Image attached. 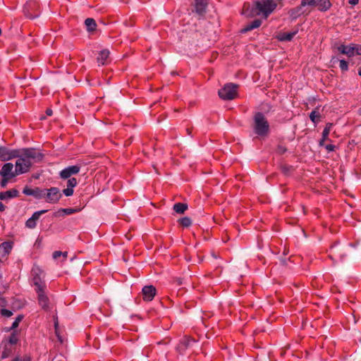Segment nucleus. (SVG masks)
I'll list each match as a JSON object with an SVG mask.
<instances>
[{"label":"nucleus","instance_id":"obj_35","mask_svg":"<svg viewBox=\"0 0 361 361\" xmlns=\"http://www.w3.org/2000/svg\"><path fill=\"white\" fill-rule=\"evenodd\" d=\"M339 66L343 71H346L348 69V63L345 60H340Z\"/></svg>","mask_w":361,"mask_h":361},{"label":"nucleus","instance_id":"obj_7","mask_svg":"<svg viewBox=\"0 0 361 361\" xmlns=\"http://www.w3.org/2000/svg\"><path fill=\"white\" fill-rule=\"evenodd\" d=\"M20 155L25 159H28L33 162L39 161L43 158V154L35 149L33 148H25L20 150Z\"/></svg>","mask_w":361,"mask_h":361},{"label":"nucleus","instance_id":"obj_8","mask_svg":"<svg viewBox=\"0 0 361 361\" xmlns=\"http://www.w3.org/2000/svg\"><path fill=\"white\" fill-rule=\"evenodd\" d=\"M62 195L60 190L56 187H51L46 189L45 200L46 202L51 204H55L61 199Z\"/></svg>","mask_w":361,"mask_h":361},{"label":"nucleus","instance_id":"obj_26","mask_svg":"<svg viewBox=\"0 0 361 361\" xmlns=\"http://www.w3.org/2000/svg\"><path fill=\"white\" fill-rule=\"evenodd\" d=\"M316 0H302L300 6H298L296 8L298 11H301L302 8L306 6H316Z\"/></svg>","mask_w":361,"mask_h":361},{"label":"nucleus","instance_id":"obj_9","mask_svg":"<svg viewBox=\"0 0 361 361\" xmlns=\"http://www.w3.org/2000/svg\"><path fill=\"white\" fill-rule=\"evenodd\" d=\"M20 149H9L0 147V160L5 161L20 157Z\"/></svg>","mask_w":361,"mask_h":361},{"label":"nucleus","instance_id":"obj_50","mask_svg":"<svg viewBox=\"0 0 361 361\" xmlns=\"http://www.w3.org/2000/svg\"><path fill=\"white\" fill-rule=\"evenodd\" d=\"M186 132H187L188 135H191L192 128H186Z\"/></svg>","mask_w":361,"mask_h":361},{"label":"nucleus","instance_id":"obj_32","mask_svg":"<svg viewBox=\"0 0 361 361\" xmlns=\"http://www.w3.org/2000/svg\"><path fill=\"white\" fill-rule=\"evenodd\" d=\"M180 224L183 227H189L192 224V221L190 218L188 216H185L182 219H179Z\"/></svg>","mask_w":361,"mask_h":361},{"label":"nucleus","instance_id":"obj_16","mask_svg":"<svg viewBox=\"0 0 361 361\" xmlns=\"http://www.w3.org/2000/svg\"><path fill=\"white\" fill-rule=\"evenodd\" d=\"M195 340L189 336H185L180 342L177 347V350L183 353L187 348L191 347L195 343Z\"/></svg>","mask_w":361,"mask_h":361},{"label":"nucleus","instance_id":"obj_13","mask_svg":"<svg viewBox=\"0 0 361 361\" xmlns=\"http://www.w3.org/2000/svg\"><path fill=\"white\" fill-rule=\"evenodd\" d=\"M13 247L11 242H4L0 244V262H4L7 259V256L11 252Z\"/></svg>","mask_w":361,"mask_h":361},{"label":"nucleus","instance_id":"obj_19","mask_svg":"<svg viewBox=\"0 0 361 361\" xmlns=\"http://www.w3.org/2000/svg\"><path fill=\"white\" fill-rule=\"evenodd\" d=\"M297 32L298 30L290 32L279 33L277 36V39L281 42H290L293 39V38L297 34Z\"/></svg>","mask_w":361,"mask_h":361},{"label":"nucleus","instance_id":"obj_39","mask_svg":"<svg viewBox=\"0 0 361 361\" xmlns=\"http://www.w3.org/2000/svg\"><path fill=\"white\" fill-rule=\"evenodd\" d=\"M22 317L20 316L18 317L16 320L13 322L11 329H15L19 325L20 322L21 321Z\"/></svg>","mask_w":361,"mask_h":361},{"label":"nucleus","instance_id":"obj_23","mask_svg":"<svg viewBox=\"0 0 361 361\" xmlns=\"http://www.w3.org/2000/svg\"><path fill=\"white\" fill-rule=\"evenodd\" d=\"M332 127V123H327L326 127L324 128L322 132V138L319 141V145H323L325 140H328L329 133L331 131V128Z\"/></svg>","mask_w":361,"mask_h":361},{"label":"nucleus","instance_id":"obj_33","mask_svg":"<svg viewBox=\"0 0 361 361\" xmlns=\"http://www.w3.org/2000/svg\"><path fill=\"white\" fill-rule=\"evenodd\" d=\"M61 256H62L63 257V259H66L68 256V252H67L55 251L53 253V258L54 259L59 258Z\"/></svg>","mask_w":361,"mask_h":361},{"label":"nucleus","instance_id":"obj_1","mask_svg":"<svg viewBox=\"0 0 361 361\" xmlns=\"http://www.w3.org/2000/svg\"><path fill=\"white\" fill-rule=\"evenodd\" d=\"M277 4L274 0H256L250 6L245 3L242 9V14L247 18L262 15L267 18L276 8Z\"/></svg>","mask_w":361,"mask_h":361},{"label":"nucleus","instance_id":"obj_17","mask_svg":"<svg viewBox=\"0 0 361 361\" xmlns=\"http://www.w3.org/2000/svg\"><path fill=\"white\" fill-rule=\"evenodd\" d=\"M19 195V191L16 189H11L5 192H0V200H6L14 197H18Z\"/></svg>","mask_w":361,"mask_h":361},{"label":"nucleus","instance_id":"obj_42","mask_svg":"<svg viewBox=\"0 0 361 361\" xmlns=\"http://www.w3.org/2000/svg\"><path fill=\"white\" fill-rule=\"evenodd\" d=\"M1 314H2L3 316L6 317H11V316L13 314V313H12V312H11V311H10V310H6V309H2V310H1Z\"/></svg>","mask_w":361,"mask_h":361},{"label":"nucleus","instance_id":"obj_15","mask_svg":"<svg viewBox=\"0 0 361 361\" xmlns=\"http://www.w3.org/2000/svg\"><path fill=\"white\" fill-rule=\"evenodd\" d=\"M47 212V210H40L35 212L32 215V216L26 221L25 226L30 229L35 228L37 226V221L39 219L42 214L46 213Z\"/></svg>","mask_w":361,"mask_h":361},{"label":"nucleus","instance_id":"obj_27","mask_svg":"<svg viewBox=\"0 0 361 361\" xmlns=\"http://www.w3.org/2000/svg\"><path fill=\"white\" fill-rule=\"evenodd\" d=\"M46 189H40L39 188H34V195L37 199H44L45 198Z\"/></svg>","mask_w":361,"mask_h":361},{"label":"nucleus","instance_id":"obj_54","mask_svg":"<svg viewBox=\"0 0 361 361\" xmlns=\"http://www.w3.org/2000/svg\"><path fill=\"white\" fill-rule=\"evenodd\" d=\"M57 325H58L57 322H55V329H56V334H57V329H56L57 328Z\"/></svg>","mask_w":361,"mask_h":361},{"label":"nucleus","instance_id":"obj_12","mask_svg":"<svg viewBox=\"0 0 361 361\" xmlns=\"http://www.w3.org/2000/svg\"><path fill=\"white\" fill-rule=\"evenodd\" d=\"M80 170V166L79 165L69 166L60 172V177L62 179H68L71 178V176L78 173Z\"/></svg>","mask_w":361,"mask_h":361},{"label":"nucleus","instance_id":"obj_55","mask_svg":"<svg viewBox=\"0 0 361 361\" xmlns=\"http://www.w3.org/2000/svg\"><path fill=\"white\" fill-rule=\"evenodd\" d=\"M358 114H359V115H360V116H361V108H360V109H358Z\"/></svg>","mask_w":361,"mask_h":361},{"label":"nucleus","instance_id":"obj_52","mask_svg":"<svg viewBox=\"0 0 361 361\" xmlns=\"http://www.w3.org/2000/svg\"><path fill=\"white\" fill-rule=\"evenodd\" d=\"M25 14H26V16H27L28 18H35V17H37V15H35V16L28 15V14H27V13H25Z\"/></svg>","mask_w":361,"mask_h":361},{"label":"nucleus","instance_id":"obj_34","mask_svg":"<svg viewBox=\"0 0 361 361\" xmlns=\"http://www.w3.org/2000/svg\"><path fill=\"white\" fill-rule=\"evenodd\" d=\"M78 184V181L75 178H69L67 182V187L73 188Z\"/></svg>","mask_w":361,"mask_h":361},{"label":"nucleus","instance_id":"obj_28","mask_svg":"<svg viewBox=\"0 0 361 361\" xmlns=\"http://www.w3.org/2000/svg\"><path fill=\"white\" fill-rule=\"evenodd\" d=\"M319 118H320V114L318 111L314 110L310 114V120L314 123L319 122Z\"/></svg>","mask_w":361,"mask_h":361},{"label":"nucleus","instance_id":"obj_45","mask_svg":"<svg viewBox=\"0 0 361 361\" xmlns=\"http://www.w3.org/2000/svg\"><path fill=\"white\" fill-rule=\"evenodd\" d=\"M169 343V340L166 339V340H163V341H161L158 342V343H157V345H158V346H160V345H168Z\"/></svg>","mask_w":361,"mask_h":361},{"label":"nucleus","instance_id":"obj_47","mask_svg":"<svg viewBox=\"0 0 361 361\" xmlns=\"http://www.w3.org/2000/svg\"><path fill=\"white\" fill-rule=\"evenodd\" d=\"M348 2H349L350 4H351L353 6H355V5L358 4L359 0H349Z\"/></svg>","mask_w":361,"mask_h":361},{"label":"nucleus","instance_id":"obj_57","mask_svg":"<svg viewBox=\"0 0 361 361\" xmlns=\"http://www.w3.org/2000/svg\"><path fill=\"white\" fill-rule=\"evenodd\" d=\"M1 35V29L0 28V35Z\"/></svg>","mask_w":361,"mask_h":361},{"label":"nucleus","instance_id":"obj_43","mask_svg":"<svg viewBox=\"0 0 361 361\" xmlns=\"http://www.w3.org/2000/svg\"><path fill=\"white\" fill-rule=\"evenodd\" d=\"M355 55H361V45L354 44Z\"/></svg>","mask_w":361,"mask_h":361},{"label":"nucleus","instance_id":"obj_6","mask_svg":"<svg viewBox=\"0 0 361 361\" xmlns=\"http://www.w3.org/2000/svg\"><path fill=\"white\" fill-rule=\"evenodd\" d=\"M44 290L45 289H42L36 291L37 295V301L39 305L43 310L49 312L52 309V305Z\"/></svg>","mask_w":361,"mask_h":361},{"label":"nucleus","instance_id":"obj_36","mask_svg":"<svg viewBox=\"0 0 361 361\" xmlns=\"http://www.w3.org/2000/svg\"><path fill=\"white\" fill-rule=\"evenodd\" d=\"M23 194L26 195H34V189L30 188L27 186L25 187L23 190Z\"/></svg>","mask_w":361,"mask_h":361},{"label":"nucleus","instance_id":"obj_18","mask_svg":"<svg viewBox=\"0 0 361 361\" xmlns=\"http://www.w3.org/2000/svg\"><path fill=\"white\" fill-rule=\"evenodd\" d=\"M262 25V20L259 19H256L252 22L246 25L243 29H241L242 33H246L249 31L252 30L253 29L259 27Z\"/></svg>","mask_w":361,"mask_h":361},{"label":"nucleus","instance_id":"obj_41","mask_svg":"<svg viewBox=\"0 0 361 361\" xmlns=\"http://www.w3.org/2000/svg\"><path fill=\"white\" fill-rule=\"evenodd\" d=\"M11 178H7V177H2V180H1L0 182V185L2 187V188H5L8 181L11 180Z\"/></svg>","mask_w":361,"mask_h":361},{"label":"nucleus","instance_id":"obj_31","mask_svg":"<svg viewBox=\"0 0 361 361\" xmlns=\"http://www.w3.org/2000/svg\"><path fill=\"white\" fill-rule=\"evenodd\" d=\"M345 55L348 56V57H353L355 56L354 44L347 45Z\"/></svg>","mask_w":361,"mask_h":361},{"label":"nucleus","instance_id":"obj_37","mask_svg":"<svg viewBox=\"0 0 361 361\" xmlns=\"http://www.w3.org/2000/svg\"><path fill=\"white\" fill-rule=\"evenodd\" d=\"M12 361H31V357L28 355H25L23 357H16Z\"/></svg>","mask_w":361,"mask_h":361},{"label":"nucleus","instance_id":"obj_30","mask_svg":"<svg viewBox=\"0 0 361 361\" xmlns=\"http://www.w3.org/2000/svg\"><path fill=\"white\" fill-rule=\"evenodd\" d=\"M18 336H17L15 332H13L10 335L8 341H4V343H9L10 345H13L16 344L18 343Z\"/></svg>","mask_w":361,"mask_h":361},{"label":"nucleus","instance_id":"obj_2","mask_svg":"<svg viewBox=\"0 0 361 361\" xmlns=\"http://www.w3.org/2000/svg\"><path fill=\"white\" fill-rule=\"evenodd\" d=\"M253 130L260 137L267 136L270 130L269 124L262 112H257L253 118Z\"/></svg>","mask_w":361,"mask_h":361},{"label":"nucleus","instance_id":"obj_53","mask_svg":"<svg viewBox=\"0 0 361 361\" xmlns=\"http://www.w3.org/2000/svg\"><path fill=\"white\" fill-rule=\"evenodd\" d=\"M176 282L178 286L182 284V280L180 279H177Z\"/></svg>","mask_w":361,"mask_h":361},{"label":"nucleus","instance_id":"obj_25","mask_svg":"<svg viewBox=\"0 0 361 361\" xmlns=\"http://www.w3.org/2000/svg\"><path fill=\"white\" fill-rule=\"evenodd\" d=\"M85 24L87 27V30L88 31H94L96 29L97 24L95 20L93 18H88L85 20Z\"/></svg>","mask_w":361,"mask_h":361},{"label":"nucleus","instance_id":"obj_4","mask_svg":"<svg viewBox=\"0 0 361 361\" xmlns=\"http://www.w3.org/2000/svg\"><path fill=\"white\" fill-rule=\"evenodd\" d=\"M18 159L16 162L15 169L16 173H18V176L20 174L25 173L27 172L32 164V161L28 160V159H25L22 155L20 154V157H17Z\"/></svg>","mask_w":361,"mask_h":361},{"label":"nucleus","instance_id":"obj_5","mask_svg":"<svg viewBox=\"0 0 361 361\" xmlns=\"http://www.w3.org/2000/svg\"><path fill=\"white\" fill-rule=\"evenodd\" d=\"M32 283L35 286V291L45 289L46 285L45 283L42 281V275H43V271L39 268L35 267L32 269Z\"/></svg>","mask_w":361,"mask_h":361},{"label":"nucleus","instance_id":"obj_10","mask_svg":"<svg viewBox=\"0 0 361 361\" xmlns=\"http://www.w3.org/2000/svg\"><path fill=\"white\" fill-rule=\"evenodd\" d=\"M207 5L208 0H195L192 12H195L200 18H202L207 12Z\"/></svg>","mask_w":361,"mask_h":361},{"label":"nucleus","instance_id":"obj_29","mask_svg":"<svg viewBox=\"0 0 361 361\" xmlns=\"http://www.w3.org/2000/svg\"><path fill=\"white\" fill-rule=\"evenodd\" d=\"M76 212H78V209H73V208L61 209L56 214V216H57L58 214L60 215L61 214L70 215Z\"/></svg>","mask_w":361,"mask_h":361},{"label":"nucleus","instance_id":"obj_22","mask_svg":"<svg viewBox=\"0 0 361 361\" xmlns=\"http://www.w3.org/2000/svg\"><path fill=\"white\" fill-rule=\"evenodd\" d=\"M109 56V51L106 49L102 50L99 53L97 56V62L99 65H104Z\"/></svg>","mask_w":361,"mask_h":361},{"label":"nucleus","instance_id":"obj_46","mask_svg":"<svg viewBox=\"0 0 361 361\" xmlns=\"http://www.w3.org/2000/svg\"><path fill=\"white\" fill-rule=\"evenodd\" d=\"M325 148L326 150H328L329 152H331V151H334V149H335V146L333 145H327L325 146Z\"/></svg>","mask_w":361,"mask_h":361},{"label":"nucleus","instance_id":"obj_11","mask_svg":"<svg viewBox=\"0 0 361 361\" xmlns=\"http://www.w3.org/2000/svg\"><path fill=\"white\" fill-rule=\"evenodd\" d=\"M0 176L1 177H7L9 178H13L18 176V173H16V169H14L13 164L11 163L4 164L1 170H0Z\"/></svg>","mask_w":361,"mask_h":361},{"label":"nucleus","instance_id":"obj_38","mask_svg":"<svg viewBox=\"0 0 361 361\" xmlns=\"http://www.w3.org/2000/svg\"><path fill=\"white\" fill-rule=\"evenodd\" d=\"M63 193L67 197L71 196L73 194V188L67 187L63 190Z\"/></svg>","mask_w":361,"mask_h":361},{"label":"nucleus","instance_id":"obj_51","mask_svg":"<svg viewBox=\"0 0 361 361\" xmlns=\"http://www.w3.org/2000/svg\"><path fill=\"white\" fill-rule=\"evenodd\" d=\"M32 4H33V5H35V2H34V1H33V2H32V1H31V2L27 3V4H26V7H25V8H26L27 6H30H30H32Z\"/></svg>","mask_w":361,"mask_h":361},{"label":"nucleus","instance_id":"obj_49","mask_svg":"<svg viewBox=\"0 0 361 361\" xmlns=\"http://www.w3.org/2000/svg\"><path fill=\"white\" fill-rule=\"evenodd\" d=\"M5 209V205L1 202H0V212H4Z\"/></svg>","mask_w":361,"mask_h":361},{"label":"nucleus","instance_id":"obj_40","mask_svg":"<svg viewBox=\"0 0 361 361\" xmlns=\"http://www.w3.org/2000/svg\"><path fill=\"white\" fill-rule=\"evenodd\" d=\"M287 151V149L286 147L283 145H279L276 148V152L279 154H283Z\"/></svg>","mask_w":361,"mask_h":361},{"label":"nucleus","instance_id":"obj_14","mask_svg":"<svg viewBox=\"0 0 361 361\" xmlns=\"http://www.w3.org/2000/svg\"><path fill=\"white\" fill-rule=\"evenodd\" d=\"M142 297L143 300L145 301H151L154 298L157 290L154 286L150 285V286H145L143 287L142 290Z\"/></svg>","mask_w":361,"mask_h":361},{"label":"nucleus","instance_id":"obj_44","mask_svg":"<svg viewBox=\"0 0 361 361\" xmlns=\"http://www.w3.org/2000/svg\"><path fill=\"white\" fill-rule=\"evenodd\" d=\"M346 47H347V45L341 44V46H339V47H338V50L341 54H345Z\"/></svg>","mask_w":361,"mask_h":361},{"label":"nucleus","instance_id":"obj_3","mask_svg":"<svg viewBox=\"0 0 361 361\" xmlns=\"http://www.w3.org/2000/svg\"><path fill=\"white\" fill-rule=\"evenodd\" d=\"M237 85L228 83L219 90V95L224 100H232L237 96Z\"/></svg>","mask_w":361,"mask_h":361},{"label":"nucleus","instance_id":"obj_20","mask_svg":"<svg viewBox=\"0 0 361 361\" xmlns=\"http://www.w3.org/2000/svg\"><path fill=\"white\" fill-rule=\"evenodd\" d=\"M316 6L318 7V10L320 11H326L331 6V4L329 0H318Z\"/></svg>","mask_w":361,"mask_h":361},{"label":"nucleus","instance_id":"obj_48","mask_svg":"<svg viewBox=\"0 0 361 361\" xmlns=\"http://www.w3.org/2000/svg\"><path fill=\"white\" fill-rule=\"evenodd\" d=\"M52 114H53V111H52V110H51V109H47L46 110V114H47V116H51V115H52Z\"/></svg>","mask_w":361,"mask_h":361},{"label":"nucleus","instance_id":"obj_24","mask_svg":"<svg viewBox=\"0 0 361 361\" xmlns=\"http://www.w3.org/2000/svg\"><path fill=\"white\" fill-rule=\"evenodd\" d=\"M187 209L188 204L185 203L178 202L173 205V209L178 214H183Z\"/></svg>","mask_w":361,"mask_h":361},{"label":"nucleus","instance_id":"obj_21","mask_svg":"<svg viewBox=\"0 0 361 361\" xmlns=\"http://www.w3.org/2000/svg\"><path fill=\"white\" fill-rule=\"evenodd\" d=\"M2 345H4V350L1 353V359L3 360L8 357L13 353V348L9 343H5L4 341L2 342Z\"/></svg>","mask_w":361,"mask_h":361},{"label":"nucleus","instance_id":"obj_56","mask_svg":"<svg viewBox=\"0 0 361 361\" xmlns=\"http://www.w3.org/2000/svg\"><path fill=\"white\" fill-rule=\"evenodd\" d=\"M358 74H359V75L361 76V69L359 71Z\"/></svg>","mask_w":361,"mask_h":361}]
</instances>
